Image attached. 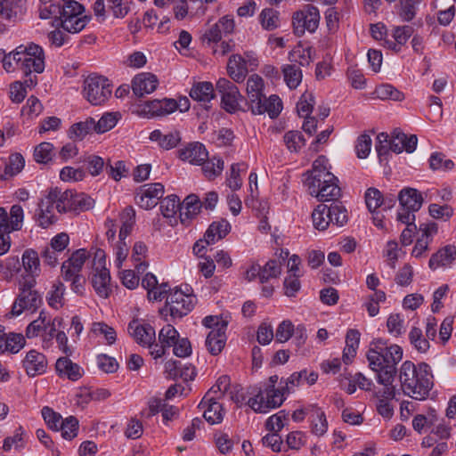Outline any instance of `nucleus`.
<instances>
[{"label": "nucleus", "mask_w": 456, "mask_h": 456, "mask_svg": "<svg viewBox=\"0 0 456 456\" xmlns=\"http://www.w3.org/2000/svg\"><path fill=\"white\" fill-rule=\"evenodd\" d=\"M370 368L379 376L380 380L388 382L391 377H395L396 365L403 358V349L398 345H388L383 339L371 342L367 352Z\"/></svg>", "instance_id": "nucleus-2"}, {"label": "nucleus", "mask_w": 456, "mask_h": 456, "mask_svg": "<svg viewBox=\"0 0 456 456\" xmlns=\"http://www.w3.org/2000/svg\"><path fill=\"white\" fill-rule=\"evenodd\" d=\"M178 338L179 333L172 325L164 326L159 333V344L155 343L153 349L151 350V354L154 358L161 357L165 354L166 348L174 346Z\"/></svg>", "instance_id": "nucleus-18"}, {"label": "nucleus", "mask_w": 456, "mask_h": 456, "mask_svg": "<svg viewBox=\"0 0 456 456\" xmlns=\"http://www.w3.org/2000/svg\"><path fill=\"white\" fill-rule=\"evenodd\" d=\"M25 160L21 154L14 153L9 158V164L5 167L4 174L0 175L1 180H6L18 173L24 167Z\"/></svg>", "instance_id": "nucleus-41"}, {"label": "nucleus", "mask_w": 456, "mask_h": 456, "mask_svg": "<svg viewBox=\"0 0 456 456\" xmlns=\"http://www.w3.org/2000/svg\"><path fill=\"white\" fill-rule=\"evenodd\" d=\"M158 78L151 73H140L136 75L132 81V89L138 97L149 94L154 92L158 86Z\"/></svg>", "instance_id": "nucleus-20"}, {"label": "nucleus", "mask_w": 456, "mask_h": 456, "mask_svg": "<svg viewBox=\"0 0 456 456\" xmlns=\"http://www.w3.org/2000/svg\"><path fill=\"white\" fill-rule=\"evenodd\" d=\"M229 76L237 83L244 80L248 74L247 64L244 59L239 54H233L229 58L227 63Z\"/></svg>", "instance_id": "nucleus-30"}, {"label": "nucleus", "mask_w": 456, "mask_h": 456, "mask_svg": "<svg viewBox=\"0 0 456 456\" xmlns=\"http://www.w3.org/2000/svg\"><path fill=\"white\" fill-rule=\"evenodd\" d=\"M122 225L119 231V239H125L130 234L135 222V211L132 207H126L120 215Z\"/></svg>", "instance_id": "nucleus-39"}, {"label": "nucleus", "mask_w": 456, "mask_h": 456, "mask_svg": "<svg viewBox=\"0 0 456 456\" xmlns=\"http://www.w3.org/2000/svg\"><path fill=\"white\" fill-rule=\"evenodd\" d=\"M409 339L414 348L419 353H426L430 347L429 339L423 336L422 330L413 327L409 333Z\"/></svg>", "instance_id": "nucleus-45"}, {"label": "nucleus", "mask_w": 456, "mask_h": 456, "mask_svg": "<svg viewBox=\"0 0 456 456\" xmlns=\"http://www.w3.org/2000/svg\"><path fill=\"white\" fill-rule=\"evenodd\" d=\"M454 164L451 159H444V155L440 152H435L430 156L429 167L433 170H451Z\"/></svg>", "instance_id": "nucleus-60"}, {"label": "nucleus", "mask_w": 456, "mask_h": 456, "mask_svg": "<svg viewBox=\"0 0 456 456\" xmlns=\"http://www.w3.org/2000/svg\"><path fill=\"white\" fill-rule=\"evenodd\" d=\"M423 0H401L400 10L398 12L399 17L403 21H411L416 16L417 6Z\"/></svg>", "instance_id": "nucleus-51"}, {"label": "nucleus", "mask_w": 456, "mask_h": 456, "mask_svg": "<svg viewBox=\"0 0 456 456\" xmlns=\"http://www.w3.org/2000/svg\"><path fill=\"white\" fill-rule=\"evenodd\" d=\"M413 278V268L410 264H405L400 268L395 277L397 285L405 287L409 286Z\"/></svg>", "instance_id": "nucleus-64"}, {"label": "nucleus", "mask_w": 456, "mask_h": 456, "mask_svg": "<svg viewBox=\"0 0 456 456\" xmlns=\"http://www.w3.org/2000/svg\"><path fill=\"white\" fill-rule=\"evenodd\" d=\"M398 200L403 210L408 209L413 212L419 211L424 201L421 193L411 187L403 189L398 195Z\"/></svg>", "instance_id": "nucleus-24"}, {"label": "nucleus", "mask_w": 456, "mask_h": 456, "mask_svg": "<svg viewBox=\"0 0 456 456\" xmlns=\"http://www.w3.org/2000/svg\"><path fill=\"white\" fill-rule=\"evenodd\" d=\"M92 131H95V120L93 118H89L85 122H78L71 126L69 137L82 140Z\"/></svg>", "instance_id": "nucleus-43"}, {"label": "nucleus", "mask_w": 456, "mask_h": 456, "mask_svg": "<svg viewBox=\"0 0 456 456\" xmlns=\"http://www.w3.org/2000/svg\"><path fill=\"white\" fill-rule=\"evenodd\" d=\"M163 195L164 185L162 183H147L138 189L135 194V200L141 208L151 209L158 204L159 200H160Z\"/></svg>", "instance_id": "nucleus-15"}, {"label": "nucleus", "mask_w": 456, "mask_h": 456, "mask_svg": "<svg viewBox=\"0 0 456 456\" xmlns=\"http://www.w3.org/2000/svg\"><path fill=\"white\" fill-rule=\"evenodd\" d=\"M314 103L313 94L307 92L304 93L297 105L298 114L301 117L307 118L312 113Z\"/></svg>", "instance_id": "nucleus-58"}, {"label": "nucleus", "mask_w": 456, "mask_h": 456, "mask_svg": "<svg viewBox=\"0 0 456 456\" xmlns=\"http://www.w3.org/2000/svg\"><path fill=\"white\" fill-rule=\"evenodd\" d=\"M320 21V13L317 7L306 5L302 11H298L293 15V28L297 36H301L305 30L314 32L318 28Z\"/></svg>", "instance_id": "nucleus-12"}, {"label": "nucleus", "mask_w": 456, "mask_h": 456, "mask_svg": "<svg viewBox=\"0 0 456 456\" xmlns=\"http://www.w3.org/2000/svg\"><path fill=\"white\" fill-rule=\"evenodd\" d=\"M196 299L190 293L175 289L167 297V305L173 318H182L187 315L194 307Z\"/></svg>", "instance_id": "nucleus-9"}, {"label": "nucleus", "mask_w": 456, "mask_h": 456, "mask_svg": "<svg viewBox=\"0 0 456 456\" xmlns=\"http://www.w3.org/2000/svg\"><path fill=\"white\" fill-rule=\"evenodd\" d=\"M225 324L221 325V330H211L206 338V346L212 355L219 354L225 346L226 333Z\"/></svg>", "instance_id": "nucleus-25"}, {"label": "nucleus", "mask_w": 456, "mask_h": 456, "mask_svg": "<svg viewBox=\"0 0 456 456\" xmlns=\"http://www.w3.org/2000/svg\"><path fill=\"white\" fill-rule=\"evenodd\" d=\"M328 159L324 156H319L313 164L311 171L306 173L305 181L308 191L319 201H336L341 196V190L338 184V178L329 171Z\"/></svg>", "instance_id": "nucleus-1"}, {"label": "nucleus", "mask_w": 456, "mask_h": 456, "mask_svg": "<svg viewBox=\"0 0 456 456\" xmlns=\"http://www.w3.org/2000/svg\"><path fill=\"white\" fill-rule=\"evenodd\" d=\"M329 208L324 204L318 205L312 213L314 227L319 231H324L331 223V217L328 213Z\"/></svg>", "instance_id": "nucleus-36"}, {"label": "nucleus", "mask_w": 456, "mask_h": 456, "mask_svg": "<svg viewBox=\"0 0 456 456\" xmlns=\"http://www.w3.org/2000/svg\"><path fill=\"white\" fill-rule=\"evenodd\" d=\"M92 330L96 335L105 338L108 344L111 345L116 341L117 334L114 329L104 322H94Z\"/></svg>", "instance_id": "nucleus-61"}, {"label": "nucleus", "mask_w": 456, "mask_h": 456, "mask_svg": "<svg viewBox=\"0 0 456 456\" xmlns=\"http://www.w3.org/2000/svg\"><path fill=\"white\" fill-rule=\"evenodd\" d=\"M432 374L427 363L416 366L411 361H405L400 367L399 380L403 394L414 400L428 398L433 387Z\"/></svg>", "instance_id": "nucleus-3"}, {"label": "nucleus", "mask_w": 456, "mask_h": 456, "mask_svg": "<svg viewBox=\"0 0 456 456\" xmlns=\"http://www.w3.org/2000/svg\"><path fill=\"white\" fill-rule=\"evenodd\" d=\"M216 90L221 94L223 108L229 113H234L240 110L243 96L238 87L226 78H219L216 85Z\"/></svg>", "instance_id": "nucleus-11"}, {"label": "nucleus", "mask_w": 456, "mask_h": 456, "mask_svg": "<svg viewBox=\"0 0 456 456\" xmlns=\"http://www.w3.org/2000/svg\"><path fill=\"white\" fill-rule=\"evenodd\" d=\"M207 396L199 404L200 408L204 409L203 417L211 425L220 423L224 418L222 404L214 398H207Z\"/></svg>", "instance_id": "nucleus-23"}, {"label": "nucleus", "mask_w": 456, "mask_h": 456, "mask_svg": "<svg viewBox=\"0 0 456 456\" xmlns=\"http://www.w3.org/2000/svg\"><path fill=\"white\" fill-rule=\"evenodd\" d=\"M84 11V6L77 1L63 4L61 8L54 4L50 5V13H60L61 20L72 15H82Z\"/></svg>", "instance_id": "nucleus-38"}, {"label": "nucleus", "mask_w": 456, "mask_h": 456, "mask_svg": "<svg viewBox=\"0 0 456 456\" xmlns=\"http://www.w3.org/2000/svg\"><path fill=\"white\" fill-rule=\"evenodd\" d=\"M281 273V263L276 259L269 260L260 271V282L265 283L271 278L278 277Z\"/></svg>", "instance_id": "nucleus-47"}, {"label": "nucleus", "mask_w": 456, "mask_h": 456, "mask_svg": "<svg viewBox=\"0 0 456 456\" xmlns=\"http://www.w3.org/2000/svg\"><path fill=\"white\" fill-rule=\"evenodd\" d=\"M454 259L455 247L448 245L431 256L428 266L432 270H436L439 267H447L454 261Z\"/></svg>", "instance_id": "nucleus-26"}, {"label": "nucleus", "mask_w": 456, "mask_h": 456, "mask_svg": "<svg viewBox=\"0 0 456 456\" xmlns=\"http://www.w3.org/2000/svg\"><path fill=\"white\" fill-rule=\"evenodd\" d=\"M78 420L75 417H69L61 419L59 424V430L61 431V436L67 440H71L77 435Z\"/></svg>", "instance_id": "nucleus-52"}, {"label": "nucleus", "mask_w": 456, "mask_h": 456, "mask_svg": "<svg viewBox=\"0 0 456 456\" xmlns=\"http://www.w3.org/2000/svg\"><path fill=\"white\" fill-rule=\"evenodd\" d=\"M53 146L52 143L44 142L35 148L34 159L38 163H48L53 158Z\"/></svg>", "instance_id": "nucleus-56"}, {"label": "nucleus", "mask_w": 456, "mask_h": 456, "mask_svg": "<svg viewBox=\"0 0 456 456\" xmlns=\"http://www.w3.org/2000/svg\"><path fill=\"white\" fill-rule=\"evenodd\" d=\"M284 80L290 89L297 88L302 80L301 69L296 65H285L282 68Z\"/></svg>", "instance_id": "nucleus-44"}, {"label": "nucleus", "mask_w": 456, "mask_h": 456, "mask_svg": "<svg viewBox=\"0 0 456 456\" xmlns=\"http://www.w3.org/2000/svg\"><path fill=\"white\" fill-rule=\"evenodd\" d=\"M329 208L328 213L331 217V223L337 226H343L348 221L347 211L340 202H335Z\"/></svg>", "instance_id": "nucleus-48"}, {"label": "nucleus", "mask_w": 456, "mask_h": 456, "mask_svg": "<svg viewBox=\"0 0 456 456\" xmlns=\"http://www.w3.org/2000/svg\"><path fill=\"white\" fill-rule=\"evenodd\" d=\"M376 379L378 383L383 386V388L375 391L374 397L376 400L384 399L392 401L396 394L395 387L393 385L395 377H391L388 382L381 381L379 376H376Z\"/></svg>", "instance_id": "nucleus-50"}, {"label": "nucleus", "mask_w": 456, "mask_h": 456, "mask_svg": "<svg viewBox=\"0 0 456 456\" xmlns=\"http://www.w3.org/2000/svg\"><path fill=\"white\" fill-rule=\"evenodd\" d=\"M264 80L256 75H251L247 80L248 104L255 115L267 113L271 118H275L282 110L281 100L275 94L268 98L263 93Z\"/></svg>", "instance_id": "nucleus-4"}, {"label": "nucleus", "mask_w": 456, "mask_h": 456, "mask_svg": "<svg viewBox=\"0 0 456 456\" xmlns=\"http://www.w3.org/2000/svg\"><path fill=\"white\" fill-rule=\"evenodd\" d=\"M234 20L232 17L226 15L219 19V20L209 28L203 35V40L208 43H217L221 40L223 35L226 36L233 32Z\"/></svg>", "instance_id": "nucleus-17"}, {"label": "nucleus", "mask_w": 456, "mask_h": 456, "mask_svg": "<svg viewBox=\"0 0 456 456\" xmlns=\"http://www.w3.org/2000/svg\"><path fill=\"white\" fill-rule=\"evenodd\" d=\"M57 210L60 213L68 211H86L94 207V200L84 193H77L71 190L61 191L58 189Z\"/></svg>", "instance_id": "nucleus-8"}, {"label": "nucleus", "mask_w": 456, "mask_h": 456, "mask_svg": "<svg viewBox=\"0 0 456 456\" xmlns=\"http://www.w3.org/2000/svg\"><path fill=\"white\" fill-rule=\"evenodd\" d=\"M150 139L152 142H158L161 148L165 150H170L178 144L181 137L179 132L177 131L163 134L160 130L156 129L151 133Z\"/></svg>", "instance_id": "nucleus-33"}, {"label": "nucleus", "mask_w": 456, "mask_h": 456, "mask_svg": "<svg viewBox=\"0 0 456 456\" xmlns=\"http://www.w3.org/2000/svg\"><path fill=\"white\" fill-rule=\"evenodd\" d=\"M24 218L23 209L20 205H13L10 209L8 233L12 231H20Z\"/></svg>", "instance_id": "nucleus-54"}, {"label": "nucleus", "mask_w": 456, "mask_h": 456, "mask_svg": "<svg viewBox=\"0 0 456 456\" xmlns=\"http://www.w3.org/2000/svg\"><path fill=\"white\" fill-rule=\"evenodd\" d=\"M26 344L25 338L20 333L5 332V328L0 325V354H17Z\"/></svg>", "instance_id": "nucleus-19"}, {"label": "nucleus", "mask_w": 456, "mask_h": 456, "mask_svg": "<svg viewBox=\"0 0 456 456\" xmlns=\"http://www.w3.org/2000/svg\"><path fill=\"white\" fill-rule=\"evenodd\" d=\"M179 158L192 165H201L208 158L205 146L200 142H191L179 151Z\"/></svg>", "instance_id": "nucleus-22"}, {"label": "nucleus", "mask_w": 456, "mask_h": 456, "mask_svg": "<svg viewBox=\"0 0 456 456\" xmlns=\"http://www.w3.org/2000/svg\"><path fill=\"white\" fill-rule=\"evenodd\" d=\"M86 258L87 255L86 249H78L64 262V268L70 266L73 270L81 272Z\"/></svg>", "instance_id": "nucleus-62"}, {"label": "nucleus", "mask_w": 456, "mask_h": 456, "mask_svg": "<svg viewBox=\"0 0 456 456\" xmlns=\"http://www.w3.org/2000/svg\"><path fill=\"white\" fill-rule=\"evenodd\" d=\"M127 331L137 344L149 347L151 350L153 349L156 341V332L151 324L134 319L129 322Z\"/></svg>", "instance_id": "nucleus-13"}, {"label": "nucleus", "mask_w": 456, "mask_h": 456, "mask_svg": "<svg viewBox=\"0 0 456 456\" xmlns=\"http://www.w3.org/2000/svg\"><path fill=\"white\" fill-rule=\"evenodd\" d=\"M95 258H98V262L94 264L92 284L98 296L106 298L109 297L111 289L110 275L109 270L105 267L103 251L98 250L95 253Z\"/></svg>", "instance_id": "nucleus-10"}, {"label": "nucleus", "mask_w": 456, "mask_h": 456, "mask_svg": "<svg viewBox=\"0 0 456 456\" xmlns=\"http://www.w3.org/2000/svg\"><path fill=\"white\" fill-rule=\"evenodd\" d=\"M176 110L175 100L170 98L147 101L138 105V112L147 118L168 115Z\"/></svg>", "instance_id": "nucleus-14"}, {"label": "nucleus", "mask_w": 456, "mask_h": 456, "mask_svg": "<svg viewBox=\"0 0 456 456\" xmlns=\"http://www.w3.org/2000/svg\"><path fill=\"white\" fill-rule=\"evenodd\" d=\"M283 386L281 388H260L254 397L248 401V406L256 412L266 413L269 410L280 407L285 400Z\"/></svg>", "instance_id": "nucleus-6"}, {"label": "nucleus", "mask_w": 456, "mask_h": 456, "mask_svg": "<svg viewBox=\"0 0 456 456\" xmlns=\"http://www.w3.org/2000/svg\"><path fill=\"white\" fill-rule=\"evenodd\" d=\"M283 141L290 152H298L305 144L302 133L295 130L287 132L283 136Z\"/></svg>", "instance_id": "nucleus-42"}, {"label": "nucleus", "mask_w": 456, "mask_h": 456, "mask_svg": "<svg viewBox=\"0 0 456 456\" xmlns=\"http://www.w3.org/2000/svg\"><path fill=\"white\" fill-rule=\"evenodd\" d=\"M190 96L197 102H202L206 108L208 103L215 98L214 87L210 82L195 83L191 91Z\"/></svg>", "instance_id": "nucleus-29"}, {"label": "nucleus", "mask_w": 456, "mask_h": 456, "mask_svg": "<svg viewBox=\"0 0 456 456\" xmlns=\"http://www.w3.org/2000/svg\"><path fill=\"white\" fill-rule=\"evenodd\" d=\"M230 231L231 225L229 222L225 219H221L219 221L213 222L209 225L204 237L206 238L207 242L214 244L224 238Z\"/></svg>", "instance_id": "nucleus-31"}, {"label": "nucleus", "mask_w": 456, "mask_h": 456, "mask_svg": "<svg viewBox=\"0 0 456 456\" xmlns=\"http://www.w3.org/2000/svg\"><path fill=\"white\" fill-rule=\"evenodd\" d=\"M108 9L112 12V15L117 19L125 18L130 12L131 2L126 0H106Z\"/></svg>", "instance_id": "nucleus-55"}, {"label": "nucleus", "mask_w": 456, "mask_h": 456, "mask_svg": "<svg viewBox=\"0 0 456 456\" xmlns=\"http://www.w3.org/2000/svg\"><path fill=\"white\" fill-rule=\"evenodd\" d=\"M160 209L164 217L170 219V223H172V219H174L175 223H176V214H180L181 203L180 200L176 195H170L163 199L160 202Z\"/></svg>", "instance_id": "nucleus-35"}, {"label": "nucleus", "mask_w": 456, "mask_h": 456, "mask_svg": "<svg viewBox=\"0 0 456 456\" xmlns=\"http://www.w3.org/2000/svg\"><path fill=\"white\" fill-rule=\"evenodd\" d=\"M42 305V297L37 290L20 291L14 301L11 314L19 316L24 311H36Z\"/></svg>", "instance_id": "nucleus-16"}, {"label": "nucleus", "mask_w": 456, "mask_h": 456, "mask_svg": "<svg viewBox=\"0 0 456 456\" xmlns=\"http://www.w3.org/2000/svg\"><path fill=\"white\" fill-rule=\"evenodd\" d=\"M26 11V0H0V16L12 20L22 16Z\"/></svg>", "instance_id": "nucleus-27"}, {"label": "nucleus", "mask_w": 456, "mask_h": 456, "mask_svg": "<svg viewBox=\"0 0 456 456\" xmlns=\"http://www.w3.org/2000/svg\"><path fill=\"white\" fill-rule=\"evenodd\" d=\"M311 411H313L311 416L312 432L318 436H322L327 432L328 428V422L325 414L314 404L311 405Z\"/></svg>", "instance_id": "nucleus-37"}, {"label": "nucleus", "mask_w": 456, "mask_h": 456, "mask_svg": "<svg viewBox=\"0 0 456 456\" xmlns=\"http://www.w3.org/2000/svg\"><path fill=\"white\" fill-rule=\"evenodd\" d=\"M55 369L59 376L66 377L72 381H76L82 377L80 366L72 362L68 357H60L56 362Z\"/></svg>", "instance_id": "nucleus-28"}, {"label": "nucleus", "mask_w": 456, "mask_h": 456, "mask_svg": "<svg viewBox=\"0 0 456 456\" xmlns=\"http://www.w3.org/2000/svg\"><path fill=\"white\" fill-rule=\"evenodd\" d=\"M109 80L102 76H89L84 82V94L93 105H102L111 95Z\"/></svg>", "instance_id": "nucleus-7"}, {"label": "nucleus", "mask_w": 456, "mask_h": 456, "mask_svg": "<svg viewBox=\"0 0 456 456\" xmlns=\"http://www.w3.org/2000/svg\"><path fill=\"white\" fill-rule=\"evenodd\" d=\"M23 367L28 376L35 377L46 370L47 361L43 354L37 350H30L23 360Z\"/></svg>", "instance_id": "nucleus-21"}, {"label": "nucleus", "mask_w": 456, "mask_h": 456, "mask_svg": "<svg viewBox=\"0 0 456 456\" xmlns=\"http://www.w3.org/2000/svg\"><path fill=\"white\" fill-rule=\"evenodd\" d=\"M202 202L195 194L188 195L181 204L180 219L182 223L195 216L200 210Z\"/></svg>", "instance_id": "nucleus-32"}, {"label": "nucleus", "mask_w": 456, "mask_h": 456, "mask_svg": "<svg viewBox=\"0 0 456 456\" xmlns=\"http://www.w3.org/2000/svg\"><path fill=\"white\" fill-rule=\"evenodd\" d=\"M16 54L20 57V69L24 74V84L28 88L37 85V76L32 72L40 74L45 69V53L43 48L34 43L20 45L16 47Z\"/></svg>", "instance_id": "nucleus-5"}, {"label": "nucleus", "mask_w": 456, "mask_h": 456, "mask_svg": "<svg viewBox=\"0 0 456 456\" xmlns=\"http://www.w3.org/2000/svg\"><path fill=\"white\" fill-rule=\"evenodd\" d=\"M86 177V172L82 168L65 167L60 172V178L64 182H79Z\"/></svg>", "instance_id": "nucleus-63"}, {"label": "nucleus", "mask_w": 456, "mask_h": 456, "mask_svg": "<svg viewBox=\"0 0 456 456\" xmlns=\"http://www.w3.org/2000/svg\"><path fill=\"white\" fill-rule=\"evenodd\" d=\"M147 252V247L144 243L138 241L135 242L133 248L132 258L135 263V268L138 273H143L148 265L145 262H142V259L144 257Z\"/></svg>", "instance_id": "nucleus-59"}, {"label": "nucleus", "mask_w": 456, "mask_h": 456, "mask_svg": "<svg viewBox=\"0 0 456 456\" xmlns=\"http://www.w3.org/2000/svg\"><path fill=\"white\" fill-rule=\"evenodd\" d=\"M119 118L120 114L118 112L103 114L98 122H95V132L102 134L112 129Z\"/></svg>", "instance_id": "nucleus-53"}, {"label": "nucleus", "mask_w": 456, "mask_h": 456, "mask_svg": "<svg viewBox=\"0 0 456 456\" xmlns=\"http://www.w3.org/2000/svg\"><path fill=\"white\" fill-rule=\"evenodd\" d=\"M365 202L370 212L374 214L381 207L384 200L381 192L378 189L369 188L365 193Z\"/></svg>", "instance_id": "nucleus-57"}, {"label": "nucleus", "mask_w": 456, "mask_h": 456, "mask_svg": "<svg viewBox=\"0 0 456 456\" xmlns=\"http://www.w3.org/2000/svg\"><path fill=\"white\" fill-rule=\"evenodd\" d=\"M375 94L377 97L381 100L389 99L401 102L404 99L403 94L389 84H384L378 86L375 90Z\"/></svg>", "instance_id": "nucleus-49"}, {"label": "nucleus", "mask_w": 456, "mask_h": 456, "mask_svg": "<svg viewBox=\"0 0 456 456\" xmlns=\"http://www.w3.org/2000/svg\"><path fill=\"white\" fill-rule=\"evenodd\" d=\"M65 286L61 281L53 284L47 296V301L51 307L59 309L64 305Z\"/></svg>", "instance_id": "nucleus-40"}, {"label": "nucleus", "mask_w": 456, "mask_h": 456, "mask_svg": "<svg viewBox=\"0 0 456 456\" xmlns=\"http://www.w3.org/2000/svg\"><path fill=\"white\" fill-rule=\"evenodd\" d=\"M201 165L203 174L209 180H212L221 175L224 169V161L216 157H213L210 159H208Z\"/></svg>", "instance_id": "nucleus-46"}, {"label": "nucleus", "mask_w": 456, "mask_h": 456, "mask_svg": "<svg viewBox=\"0 0 456 456\" xmlns=\"http://www.w3.org/2000/svg\"><path fill=\"white\" fill-rule=\"evenodd\" d=\"M89 20L90 17L86 15H72L61 18V26L69 33H78L85 28Z\"/></svg>", "instance_id": "nucleus-34"}]
</instances>
